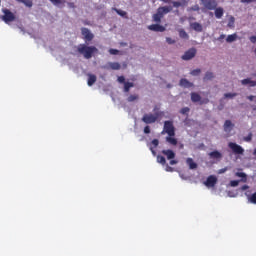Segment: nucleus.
<instances>
[{"label": "nucleus", "mask_w": 256, "mask_h": 256, "mask_svg": "<svg viewBox=\"0 0 256 256\" xmlns=\"http://www.w3.org/2000/svg\"><path fill=\"white\" fill-rule=\"evenodd\" d=\"M166 42L168 43V45H175V40H173L172 38L167 37Z\"/></svg>", "instance_id": "37998d69"}, {"label": "nucleus", "mask_w": 256, "mask_h": 256, "mask_svg": "<svg viewBox=\"0 0 256 256\" xmlns=\"http://www.w3.org/2000/svg\"><path fill=\"white\" fill-rule=\"evenodd\" d=\"M200 105H207V103H209V100H208V98H204V99H201L200 98Z\"/></svg>", "instance_id": "c03bdc74"}, {"label": "nucleus", "mask_w": 256, "mask_h": 256, "mask_svg": "<svg viewBox=\"0 0 256 256\" xmlns=\"http://www.w3.org/2000/svg\"><path fill=\"white\" fill-rule=\"evenodd\" d=\"M191 101L192 103H200L201 102V95L196 92L191 93Z\"/></svg>", "instance_id": "aec40b11"}, {"label": "nucleus", "mask_w": 256, "mask_h": 256, "mask_svg": "<svg viewBox=\"0 0 256 256\" xmlns=\"http://www.w3.org/2000/svg\"><path fill=\"white\" fill-rule=\"evenodd\" d=\"M253 155H256V149L254 150Z\"/></svg>", "instance_id": "052dcab7"}, {"label": "nucleus", "mask_w": 256, "mask_h": 256, "mask_svg": "<svg viewBox=\"0 0 256 256\" xmlns=\"http://www.w3.org/2000/svg\"><path fill=\"white\" fill-rule=\"evenodd\" d=\"M179 85L180 87H185L186 89L193 87V83L189 82V80L185 78L180 79Z\"/></svg>", "instance_id": "4468645a"}, {"label": "nucleus", "mask_w": 256, "mask_h": 256, "mask_svg": "<svg viewBox=\"0 0 256 256\" xmlns=\"http://www.w3.org/2000/svg\"><path fill=\"white\" fill-rule=\"evenodd\" d=\"M201 8L199 7V5H194V6H192V7H190L189 9H188V11H199Z\"/></svg>", "instance_id": "ea45409f"}, {"label": "nucleus", "mask_w": 256, "mask_h": 256, "mask_svg": "<svg viewBox=\"0 0 256 256\" xmlns=\"http://www.w3.org/2000/svg\"><path fill=\"white\" fill-rule=\"evenodd\" d=\"M108 66L110 67V69H112V71H119V69H121V64H119L118 62H110Z\"/></svg>", "instance_id": "412c9836"}, {"label": "nucleus", "mask_w": 256, "mask_h": 256, "mask_svg": "<svg viewBox=\"0 0 256 256\" xmlns=\"http://www.w3.org/2000/svg\"><path fill=\"white\" fill-rule=\"evenodd\" d=\"M179 37L181 39H189V34L183 29L179 30Z\"/></svg>", "instance_id": "c85d7f7f"}, {"label": "nucleus", "mask_w": 256, "mask_h": 256, "mask_svg": "<svg viewBox=\"0 0 256 256\" xmlns=\"http://www.w3.org/2000/svg\"><path fill=\"white\" fill-rule=\"evenodd\" d=\"M158 119H159V113L144 114V116L142 117V121H143V123H146V125H151L153 123H157Z\"/></svg>", "instance_id": "20e7f679"}, {"label": "nucleus", "mask_w": 256, "mask_h": 256, "mask_svg": "<svg viewBox=\"0 0 256 256\" xmlns=\"http://www.w3.org/2000/svg\"><path fill=\"white\" fill-rule=\"evenodd\" d=\"M227 43H233V41H237V35L236 34H231L228 35L226 38Z\"/></svg>", "instance_id": "bb28decb"}, {"label": "nucleus", "mask_w": 256, "mask_h": 256, "mask_svg": "<svg viewBox=\"0 0 256 256\" xmlns=\"http://www.w3.org/2000/svg\"><path fill=\"white\" fill-rule=\"evenodd\" d=\"M2 13L4 14L2 16V21H4V23H13V21H15V14H13L11 10L4 8L2 9Z\"/></svg>", "instance_id": "39448f33"}, {"label": "nucleus", "mask_w": 256, "mask_h": 256, "mask_svg": "<svg viewBox=\"0 0 256 256\" xmlns=\"http://www.w3.org/2000/svg\"><path fill=\"white\" fill-rule=\"evenodd\" d=\"M247 197L250 203H253L254 205H256V192L253 193L251 196L247 195Z\"/></svg>", "instance_id": "2f4dec72"}, {"label": "nucleus", "mask_w": 256, "mask_h": 256, "mask_svg": "<svg viewBox=\"0 0 256 256\" xmlns=\"http://www.w3.org/2000/svg\"><path fill=\"white\" fill-rule=\"evenodd\" d=\"M167 13H171V7L168 6H162L159 7L155 14L152 15V21L154 23H161V19L167 15Z\"/></svg>", "instance_id": "f03ea898"}, {"label": "nucleus", "mask_w": 256, "mask_h": 256, "mask_svg": "<svg viewBox=\"0 0 256 256\" xmlns=\"http://www.w3.org/2000/svg\"><path fill=\"white\" fill-rule=\"evenodd\" d=\"M189 111H191V109L189 107H184L180 110V113L182 115H187V113H189Z\"/></svg>", "instance_id": "e433bc0d"}, {"label": "nucleus", "mask_w": 256, "mask_h": 256, "mask_svg": "<svg viewBox=\"0 0 256 256\" xmlns=\"http://www.w3.org/2000/svg\"><path fill=\"white\" fill-rule=\"evenodd\" d=\"M253 139V134H248V136H246L245 138H244V141H247V142H249V141H251Z\"/></svg>", "instance_id": "de8ad7c7"}, {"label": "nucleus", "mask_w": 256, "mask_h": 256, "mask_svg": "<svg viewBox=\"0 0 256 256\" xmlns=\"http://www.w3.org/2000/svg\"><path fill=\"white\" fill-rule=\"evenodd\" d=\"M224 97L225 99H233V97H237V93H226Z\"/></svg>", "instance_id": "c9c22d12"}, {"label": "nucleus", "mask_w": 256, "mask_h": 256, "mask_svg": "<svg viewBox=\"0 0 256 256\" xmlns=\"http://www.w3.org/2000/svg\"><path fill=\"white\" fill-rule=\"evenodd\" d=\"M118 83H126L125 82V76H119L118 79H117Z\"/></svg>", "instance_id": "49530a36"}, {"label": "nucleus", "mask_w": 256, "mask_h": 256, "mask_svg": "<svg viewBox=\"0 0 256 256\" xmlns=\"http://www.w3.org/2000/svg\"><path fill=\"white\" fill-rule=\"evenodd\" d=\"M249 40H250L252 43H256V36H250Z\"/></svg>", "instance_id": "864d4df0"}, {"label": "nucleus", "mask_w": 256, "mask_h": 256, "mask_svg": "<svg viewBox=\"0 0 256 256\" xmlns=\"http://www.w3.org/2000/svg\"><path fill=\"white\" fill-rule=\"evenodd\" d=\"M18 3H23L26 7H33V1L31 0H16Z\"/></svg>", "instance_id": "393cba45"}, {"label": "nucleus", "mask_w": 256, "mask_h": 256, "mask_svg": "<svg viewBox=\"0 0 256 256\" xmlns=\"http://www.w3.org/2000/svg\"><path fill=\"white\" fill-rule=\"evenodd\" d=\"M81 33L86 41H93L95 37L88 28H81Z\"/></svg>", "instance_id": "9d476101"}, {"label": "nucleus", "mask_w": 256, "mask_h": 256, "mask_svg": "<svg viewBox=\"0 0 256 256\" xmlns=\"http://www.w3.org/2000/svg\"><path fill=\"white\" fill-rule=\"evenodd\" d=\"M131 87H134L132 82H125L124 83V93H129Z\"/></svg>", "instance_id": "5701e85b"}, {"label": "nucleus", "mask_w": 256, "mask_h": 256, "mask_svg": "<svg viewBox=\"0 0 256 256\" xmlns=\"http://www.w3.org/2000/svg\"><path fill=\"white\" fill-rule=\"evenodd\" d=\"M150 151H151L152 155H157V152H155V150L153 149V147H150Z\"/></svg>", "instance_id": "5fc2aeb1"}, {"label": "nucleus", "mask_w": 256, "mask_h": 256, "mask_svg": "<svg viewBox=\"0 0 256 256\" xmlns=\"http://www.w3.org/2000/svg\"><path fill=\"white\" fill-rule=\"evenodd\" d=\"M203 3L205 9L208 11H215L217 9V2L215 0H200Z\"/></svg>", "instance_id": "6e6552de"}, {"label": "nucleus", "mask_w": 256, "mask_h": 256, "mask_svg": "<svg viewBox=\"0 0 256 256\" xmlns=\"http://www.w3.org/2000/svg\"><path fill=\"white\" fill-rule=\"evenodd\" d=\"M172 4H173V7H176V8L183 7V6L187 5V4H185V2H180V1H173Z\"/></svg>", "instance_id": "473e14b6"}, {"label": "nucleus", "mask_w": 256, "mask_h": 256, "mask_svg": "<svg viewBox=\"0 0 256 256\" xmlns=\"http://www.w3.org/2000/svg\"><path fill=\"white\" fill-rule=\"evenodd\" d=\"M231 187H237L239 185V180H232L230 181Z\"/></svg>", "instance_id": "79ce46f5"}, {"label": "nucleus", "mask_w": 256, "mask_h": 256, "mask_svg": "<svg viewBox=\"0 0 256 256\" xmlns=\"http://www.w3.org/2000/svg\"><path fill=\"white\" fill-rule=\"evenodd\" d=\"M256 0H241V3H255Z\"/></svg>", "instance_id": "3c124183"}, {"label": "nucleus", "mask_w": 256, "mask_h": 256, "mask_svg": "<svg viewBox=\"0 0 256 256\" xmlns=\"http://www.w3.org/2000/svg\"><path fill=\"white\" fill-rule=\"evenodd\" d=\"M95 83H97V76H95V74H88V81H87L88 87H93Z\"/></svg>", "instance_id": "ddd939ff"}, {"label": "nucleus", "mask_w": 256, "mask_h": 256, "mask_svg": "<svg viewBox=\"0 0 256 256\" xmlns=\"http://www.w3.org/2000/svg\"><path fill=\"white\" fill-rule=\"evenodd\" d=\"M165 133H167L170 137H175V126L173 125V121L167 120L164 122L162 135Z\"/></svg>", "instance_id": "7ed1b4c3"}, {"label": "nucleus", "mask_w": 256, "mask_h": 256, "mask_svg": "<svg viewBox=\"0 0 256 256\" xmlns=\"http://www.w3.org/2000/svg\"><path fill=\"white\" fill-rule=\"evenodd\" d=\"M109 53L110 55H119V50L110 48Z\"/></svg>", "instance_id": "58836bf2"}, {"label": "nucleus", "mask_w": 256, "mask_h": 256, "mask_svg": "<svg viewBox=\"0 0 256 256\" xmlns=\"http://www.w3.org/2000/svg\"><path fill=\"white\" fill-rule=\"evenodd\" d=\"M240 189L241 191H247V189H249V185H243Z\"/></svg>", "instance_id": "603ef678"}, {"label": "nucleus", "mask_w": 256, "mask_h": 256, "mask_svg": "<svg viewBox=\"0 0 256 256\" xmlns=\"http://www.w3.org/2000/svg\"><path fill=\"white\" fill-rule=\"evenodd\" d=\"M210 159H222L223 154L221 152L215 150L209 153Z\"/></svg>", "instance_id": "f3484780"}, {"label": "nucleus", "mask_w": 256, "mask_h": 256, "mask_svg": "<svg viewBox=\"0 0 256 256\" xmlns=\"http://www.w3.org/2000/svg\"><path fill=\"white\" fill-rule=\"evenodd\" d=\"M197 55V49L195 48H190L187 50L181 57L183 61H191Z\"/></svg>", "instance_id": "0eeeda50"}, {"label": "nucleus", "mask_w": 256, "mask_h": 256, "mask_svg": "<svg viewBox=\"0 0 256 256\" xmlns=\"http://www.w3.org/2000/svg\"><path fill=\"white\" fill-rule=\"evenodd\" d=\"M152 145L154 146V147H159V140L158 139H154V140H152Z\"/></svg>", "instance_id": "09e8293b"}, {"label": "nucleus", "mask_w": 256, "mask_h": 256, "mask_svg": "<svg viewBox=\"0 0 256 256\" xmlns=\"http://www.w3.org/2000/svg\"><path fill=\"white\" fill-rule=\"evenodd\" d=\"M249 101H253L254 96H248Z\"/></svg>", "instance_id": "13d9d810"}, {"label": "nucleus", "mask_w": 256, "mask_h": 256, "mask_svg": "<svg viewBox=\"0 0 256 256\" xmlns=\"http://www.w3.org/2000/svg\"><path fill=\"white\" fill-rule=\"evenodd\" d=\"M231 127H233V123L231 122V120H226L224 123V130L229 131Z\"/></svg>", "instance_id": "c756f323"}, {"label": "nucleus", "mask_w": 256, "mask_h": 256, "mask_svg": "<svg viewBox=\"0 0 256 256\" xmlns=\"http://www.w3.org/2000/svg\"><path fill=\"white\" fill-rule=\"evenodd\" d=\"M148 29L149 31H155L156 33L165 32V26H162L159 23L149 25Z\"/></svg>", "instance_id": "1a4fd4ad"}, {"label": "nucleus", "mask_w": 256, "mask_h": 256, "mask_svg": "<svg viewBox=\"0 0 256 256\" xmlns=\"http://www.w3.org/2000/svg\"><path fill=\"white\" fill-rule=\"evenodd\" d=\"M236 175H237V177H243V178H245V179H244V182L247 181V175H246L245 173H243V172H238V173H236Z\"/></svg>", "instance_id": "a19ab883"}, {"label": "nucleus", "mask_w": 256, "mask_h": 256, "mask_svg": "<svg viewBox=\"0 0 256 256\" xmlns=\"http://www.w3.org/2000/svg\"><path fill=\"white\" fill-rule=\"evenodd\" d=\"M144 133H145L146 135H149V133H151V127L145 126V127H144Z\"/></svg>", "instance_id": "a18cd8bd"}, {"label": "nucleus", "mask_w": 256, "mask_h": 256, "mask_svg": "<svg viewBox=\"0 0 256 256\" xmlns=\"http://www.w3.org/2000/svg\"><path fill=\"white\" fill-rule=\"evenodd\" d=\"M224 14H225V10L223 9V7L216 6V8L214 9V15L216 19H221Z\"/></svg>", "instance_id": "f8f14e48"}, {"label": "nucleus", "mask_w": 256, "mask_h": 256, "mask_svg": "<svg viewBox=\"0 0 256 256\" xmlns=\"http://www.w3.org/2000/svg\"><path fill=\"white\" fill-rule=\"evenodd\" d=\"M229 149L234 153V155H243L245 153V149L241 147V145L235 143V142H229L228 143Z\"/></svg>", "instance_id": "423d86ee"}, {"label": "nucleus", "mask_w": 256, "mask_h": 256, "mask_svg": "<svg viewBox=\"0 0 256 256\" xmlns=\"http://www.w3.org/2000/svg\"><path fill=\"white\" fill-rule=\"evenodd\" d=\"M166 141H167V143H169L170 145H177V139L175 138V136H170V135H168L167 137H166Z\"/></svg>", "instance_id": "4be33fe9"}, {"label": "nucleus", "mask_w": 256, "mask_h": 256, "mask_svg": "<svg viewBox=\"0 0 256 256\" xmlns=\"http://www.w3.org/2000/svg\"><path fill=\"white\" fill-rule=\"evenodd\" d=\"M114 11L117 13V15H120V17H127V12L123 10H119L117 8H114Z\"/></svg>", "instance_id": "72a5a7b5"}, {"label": "nucleus", "mask_w": 256, "mask_h": 256, "mask_svg": "<svg viewBox=\"0 0 256 256\" xmlns=\"http://www.w3.org/2000/svg\"><path fill=\"white\" fill-rule=\"evenodd\" d=\"M215 77V75L213 74V72H206L203 81H211V79H213Z\"/></svg>", "instance_id": "b1692460"}, {"label": "nucleus", "mask_w": 256, "mask_h": 256, "mask_svg": "<svg viewBox=\"0 0 256 256\" xmlns=\"http://www.w3.org/2000/svg\"><path fill=\"white\" fill-rule=\"evenodd\" d=\"M52 5H55L56 7H59V5H65V0H50Z\"/></svg>", "instance_id": "a878e982"}, {"label": "nucleus", "mask_w": 256, "mask_h": 256, "mask_svg": "<svg viewBox=\"0 0 256 256\" xmlns=\"http://www.w3.org/2000/svg\"><path fill=\"white\" fill-rule=\"evenodd\" d=\"M157 163H160V165H166L167 160L165 159V156L158 155L157 156Z\"/></svg>", "instance_id": "cd10ccee"}, {"label": "nucleus", "mask_w": 256, "mask_h": 256, "mask_svg": "<svg viewBox=\"0 0 256 256\" xmlns=\"http://www.w3.org/2000/svg\"><path fill=\"white\" fill-rule=\"evenodd\" d=\"M186 164L188 165L189 169H197L198 165L195 161H193V158H187Z\"/></svg>", "instance_id": "a211bd4d"}, {"label": "nucleus", "mask_w": 256, "mask_h": 256, "mask_svg": "<svg viewBox=\"0 0 256 256\" xmlns=\"http://www.w3.org/2000/svg\"><path fill=\"white\" fill-rule=\"evenodd\" d=\"M190 75H192L193 77H197L199 75H201V69L197 68V69H194L190 72Z\"/></svg>", "instance_id": "f704fd0d"}, {"label": "nucleus", "mask_w": 256, "mask_h": 256, "mask_svg": "<svg viewBox=\"0 0 256 256\" xmlns=\"http://www.w3.org/2000/svg\"><path fill=\"white\" fill-rule=\"evenodd\" d=\"M242 85H250V87H256V81L251 80V78H246L241 80Z\"/></svg>", "instance_id": "6ab92c4d"}, {"label": "nucleus", "mask_w": 256, "mask_h": 256, "mask_svg": "<svg viewBox=\"0 0 256 256\" xmlns=\"http://www.w3.org/2000/svg\"><path fill=\"white\" fill-rule=\"evenodd\" d=\"M168 173H173L174 169L173 167L166 165V169H165Z\"/></svg>", "instance_id": "8fccbe9b"}, {"label": "nucleus", "mask_w": 256, "mask_h": 256, "mask_svg": "<svg viewBox=\"0 0 256 256\" xmlns=\"http://www.w3.org/2000/svg\"><path fill=\"white\" fill-rule=\"evenodd\" d=\"M206 187H215L217 185V177L210 175L204 182Z\"/></svg>", "instance_id": "9b49d317"}, {"label": "nucleus", "mask_w": 256, "mask_h": 256, "mask_svg": "<svg viewBox=\"0 0 256 256\" xmlns=\"http://www.w3.org/2000/svg\"><path fill=\"white\" fill-rule=\"evenodd\" d=\"M185 5L189 3V0H184Z\"/></svg>", "instance_id": "bf43d9fd"}, {"label": "nucleus", "mask_w": 256, "mask_h": 256, "mask_svg": "<svg viewBox=\"0 0 256 256\" xmlns=\"http://www.w3.org/2000/svg\"><path fill=\"white\" fill-rule=\"evenodd\" d=\"M190 27L197 33H201L203 31V25H201L199 22H193L190 24Z\"/></svg>", "instance_id": "2eb2a0df"}, {"label": "nucleus", "mask_w": 256, "mask_h": 256, "mask_svg": "<svg viewBox=\"0 0 256 256\" xmlns=\"http://www.w3.org/2000/svg\"><path fill=\"white\" fill-rule=\"evenodd\" d=\"M170 165H177V160H170Z\"/></svg>", "instance_id": "6e6d98bb"}, {"label": "nucleus", "mask_w": 256, "mask_h": 256, "mask_svg": "<svg viewBox=\"0 0 256 256\" xmlns=\"http://www.w3.org/2000/svg\"><path fill=\"white\" fill-rule=\"evenodd\" d=\"M78 53L83 55L84 59H91L95 53H99V49L95 46H87L86 44H80L77 47Z\"/></svg>", "instance_id": "f257e3e1"}, {"label": "nucleus", "mask_w": 256, "mask_h": 256, "mask_svg": "<svg viewBox=\"0 0 256 256\" xmlns=\"http://www.w3.org/2000/svg\"><path fill=\"white\" fill-rule=\"evenodd\" d=\"M218 39H219V41H221V39H225V34H221Z\"/></svg>", "instance_id": "4d7b16f0"}, {"label": "nucleus", "mask_w": 256, "mask_h": 256, "mask_svg": "<svg viewBox=\"0 0 256 256\" xmlns=\"http://www.w3.org/2000/svg\"><path fill=\"white\" fill-rule=\"evenodd\" d=\"M235 25V17L231 16L228 22V27H234Z\"/></svg>", "instance_id": "4c0bfd02"}, {"label": "nucleus", "mask_w": 256, "mask_h": 256, "mask_svg": "<svg viewBox=\"0 0 256 256\" xmlns=\"http://www.w3.org/2000/svg\"><path fill=\"white\" fill-rule=\"evenodd\" d=\"M137 99H139V95L133 94V95H130V96L127 98V101H128L129 103H133V101H137Z\"/></svg>", "instance_id": "7c9ffc66"}, {"label": "nucleus", "mask_w": 256, "mask_h": 256, "mask_svg": "<svg viewBox=\"0 0 256 256\" xmlns=\"http://www.w3.org/2000/svg\"><path fill=\"white\" fill-rule=\"evenodd\" d=\"M162 154L167 157V159H175V152L173 150H162Z\"/></svg>", "instance_id": "dca6fc26"}]
</instances>
